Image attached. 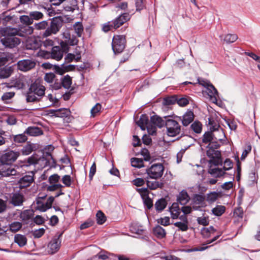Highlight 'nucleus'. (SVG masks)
<instances>
[{
  "mask_svg": "<svg viewBox=\"0 0 260 260\" xmlns=\"http://www.w3.org/2000/svg\"><path fill=\"white\" fill-rule=\"evenodd\" d=\"M218 133L220 137H217L216 133L211 131L204 133L202 137L199 139V144L202 146V144H208L207 146L206 155L210 158L208 162L210 164H213L214 166L222 165V158L220 151L216 150L220 147V144H224L225 141V135L223 129L218 131Z\"/></svg>",
  "mask_w": 260,
  "mask_h": 260,
  "instance_id": "1",
  "label": "nucleus"
},
{
  "mask_svg": "<svg viewBox=\"0 0 260 260\" xmlns=\"http://www.w3.org/2000/svg\"><path fill=\"white\" fill-rule=\"evenodd\" d=\"M42 155L39 156L36 153H34L30 156L27 158V162L29 165H35L36 164H40L43 167H45L50 165V161L52 160V165L56 166V160L53 158L50 152H41Z\"/></svg>",
  "mask_w": 260,
  "mask_h": 260,
  "instance_id": "2",
  "label": "nucleus"
},
{
  "mask_svg": "<svg viewBox=\"0 0 260 260\" xmlns=\"http://www.w3.org/2000/svg\"><path fill=\"white\" fill-rule=\"evenodd\" d=\"M130 19L131 15L128 13H122L112 21L104 24L102 30L105 32L116 30L129 21Z\"/></svg>",
  "mask_w": 260,
  "mask_h": 260,
  "instance_id": "3",
  "label": "nucleus"
},
{
  "mask_svg": "<svg viewBox=\"0 0 260 260\" xmlns=\"http://www.w3.org/2000/svg\"><path fill=\"white\" fill-rule=\"evenodd\" d=\"M213 164H209L208 173L212 176L215 177H220L223 175H230L231 174L225 172V171L229 170L233 168V161L230 158H226L223 162V170L218 168H213Z\"/></svg>",
  "mask_w": 260,
  "mask_h": 260,
  "instance_id": "4",
  "label": "nucleus"
},
{
  "mask_svg": "<svg viewBox=\"0 0 260 260\" xmlns=\"http://www.w3.org/2000/svg\"><path fill=\"white\" fill-rule=\"evenodd\" d=\"M172 116L168 115L164 116V119H166V127L167 128V133L169 137H175L181 133V125L175 119L171 118Z\"/></svg>",
  "mask_w": 260,
  "mask_h": 260,
  "instance_id": "5",
  "label": "nucleus"
},
{
  "mask_svg": "<svg viewBox=\"0 0 260 260\" xmlns=\"http://www.w3.org/2000/svg\"><path fill=\"white\" fill-rule=\"evenodd\" d=\"M63 18L61 16L55 17L52 18L50 25L48 26L43 33V36L47 37L52 34H56L62 27Z\"/></svg>",
  "mask_w": 260,
  "mask_h": 260,
  "instance_id": "6",
  "label": "nucleus"
},
{
  "mask_svg": "<svg viewBox=\"0 0 260 260\" xmlns=\"http://www.w3.org/2000/svg\"><path fill=\"white\" fill-rule=\"evenodd\" d=\"M126 40L124 35H114L112 39V48L114 54L122 53L125 48Z\"/></svg>",
  "mask_w": 260,
  "mask_h": 260,
  "instance_id": "7",
  "label": "nucleus"
},
{
  "mask_svg": "<svg viewBox=\"0 0 260 260\" xmlns=\"http://www.w3.org/2000/svg\"><path fill=\"white\" fill-rule=\"evenodd\" d=\"M20 152L9 150L0 155V166L12 165L18 158Z\"/></svg>",
  "mask_w": 260,
  "mask_h": 260,
  "instance_id": "8",
  "label": "nucleus"
},
{
  "mask_svg": "<svg viewBox=\"0 0 260 260\" xmlns=\"http://www.w3.org/2000/svg\"><path fill=\"white\" fill-rule=\"evenodd\" d=\"M64 231L57 233L53 237L47 245L48 253L53 255L58 252L61 247V239Z\"/></svg>",
  "mask_w": 260,
  "mask_h": 260,
  "instance_id": "9",
  "label": "nucleus"
},
{
  "mask_svg": "<svg viewBox=\"0 0 260 260\" xmlns=\"http://www.w3.org/2000/svg\"><path fill=\"white\" fill-rule=\"evenodd\" d=\"M164 171V166L160 163L152 165L150 168L146 169L148 175L147 178L157 179L161 177Z\"/></svg>",
  "mask_w": 260,
  "mask_h": 260,
  "instance_id": "10",
  "label": "nucleus"
},
{
  "mask_svg": "<svg viewBox=\"0 0 260 260\" xmlns=\"http://www.w3.org/2000/svg\"><path fill=\"white\" fill-rule=\"evenodd\" d=\"M45 90L44 86L36 81L30 85L27 91H30L31 94H35L42 99L44 96Z\"/></svg>",
  "mask_w": 260,
  "mask_h": 260,
  "instance_id": "11",
  "label": "nucleus"
},
{
  "mask_svg": "<svg viewBox=\"0 0 260 260\" xmlns=\"http://www.w3.org/2000/svg\"><path fill=\"white\" fill-rule=\"evenodd\" d=\"M36 61L32 59H26L19 60L17 62V68L20 71L27 72L35 68Z\"/></svg>",
  "mask_w": 260,
  "mask_h": 260,
  "instance_id": "12",
  "label": "nucleus"
},
{
  "mask_svg": "<svg viewBox=\"0 0 260 260\" xmlns=\"http://www.w3.org/2000/svg\"><path fill=\"white\" fill-rule=\"evenodd\" d=\"M1 42L6 48H13L20 43V39L16 36H5L1 40Z\"/></svg>",
  "mask_w": 260,
  "mask_h": 260,
  "instance_id": "13",
  "label": "nucleus"
},
{
  "mask_svg": "<svg viewBox=\"0 0 260 260\" xmlns=\"http://www.w3.org/2000/svg\"><path fill=\"white\" fill-rule=\"evenodd\" d=\"M42 42L36 38H28L26 41V48L27 50H36L40 48Z\"/></svg>",
  "mask_w": 260,
  "mask_h": 260,
  "instance_id": "14",
  "label": "nucleus"
},
{
  "mask_svg": "<svg viewBox=\"0 0 260 260\" xmlns=\"http://www.w3.org/2000/svg\"><path fill=\"white\" fill-rule=\"evenodd\" d=\"M194 117L193 112L191 110L186 111L182 117L176 116L179 119V120L182 121V124L184 126H187L190 124L193 121Z\"/></svg>",
  "mask_w": 260,
  "mask_h": 260,
  "instance_id": "15",
  "label": "nucleus"
},
{
  "mask_svg": "<svg viewBox=\"0 0 260 260\" xmlns=\"http://www.w3.org/2000/svg\"><path fill=\"white\" fill-rule=\"evenodd\" d=\"M39 148V145L36 143L27 142L26 144L21 149L20 153L23 155H28Z\"/></svg>",
  "mask_w": 260,
  "mask_h": 260,
  "instance_id": "16",
  "label": "nucleus"
},
{
  "mask_svg": "<svg viewBox=\"0 0 260 260\" xmlns=\"http://www.w3.org/2000/svg\"><path fill=\"white\" fill-rule=\"evenodd\" d=\"M57 111L55 117L63 118L68 122L72 121L73 117L71 116V112L69 109L60 108Z\"/></svg>",
  "mask_w": 260,
  "mask_h": 260,
  "instance_id": "17",
  "label": "nucleus"
},
{
  "mask_svg": "<svg viewBox=\"0 0 260 260\" xmlns=\"http://www.w3.org/2000/svg\"><path fill=\"white\" fill-rule=\"evenodd\" d=\"M28 138L24 132L22 134L18 135H12L11 136V140L16 146H20L21 144L27 142Z\"/></svg>",
  "mask_w": 260,
  "mask_h": 260,
  "instance_id": "18",
  "label": "nucleus"
},
{
  "mask_svg": "<svg viewBox=\"0 0 260 260\" xmlns=\"http://www.w3.org/2000/svg\"><path fill=\"white\" fill-rule=\"evenodd\" d=\"M34 181V179L32 175H26L19 180V187L21 189L27 187L31 185Z\"/></svg>",
  "mask_w": 260,
  "mask_h": 260,
  "instance_id": "19",
  "label": "nucleus"
},
{
  "mask_svg": "<svg viewBox=\"0 0 260 260\" xmlns=\"http://www.w3.org/2000/svg\"><path fill=\"white\" fill-rule=\"evenodd\" d=\"M16 172V170L12 168V165L0 166V174L3 176L8 177L11 175H15Z\"/></svg>",
  "mask_w": 260,
  "mask_h": 260,
  "instance_id": "20",
  "label": "nucleus"
},
{
  "mask_svg": "<svg viewBox=\"0 0 260 260\" xmlns=\"http://www.w3.org/2000/svg\"><path fill=\"white\" fill-rule=\"evenodd\" d=\"M63 38L69 44L70 46H76L79 43L77 37L74 35H71L68 31L63 33Z\"/></svg>",
  "mask_w": 260,
  "mask_h": 260,
  "instance_id": "21",
  "label": "nucleus"
},
{
  "mask_svg": "<svg viewBox=\"0 0 260 260\" xmlns=\"http://www.w3.org/2000/svg\"><path fill=\"white\" fill-rule=\"evenodd\" d=\"M24 132L26 135L34 137L39 136L43 134L42 128L38 126H29Z\"/></svg>",
  "mask_w": 260,
  "mask_h": 260,
  "instance_id": "22",
  "label": "nucleus"
},
{
  "mask_svg": "<svg viewBox=\"0 0 260 260\" xmlns=\"http://www.w3.org/2000/svg\"><path fill=\"white\" fill-rule=\"evenodd\" d=\"M221 234L217 235L214 236L212 239L208 240L205 243L202 244V246H199L197 247H194L191 250V251H204L208 248L210 247L211 246H205L207 244H209L212 243V242L215 241L217 239H218L219 237L221 236Z\"/></svg>",
  "mask_w": 260,
  "mask_h": 260,
  "instance_id": "23",
  "label": "nucleus"
},
{
  "mask_svg": "<svg viewBox=\"0 0 260 260\" xmlns=\"http://www.w3.org/2000/svg\"><path fill=\"white\" fill-rule=\"evenodd\" d=\"M150 123H152L155 126L161 128L166 126V119L164 120L160 116L157 115H153L150 117Z\"/></svg>",
  "mask_w": 260,
  "mask_h": 260,
  "instance_id": "24",
  "label": "nucleus"
},
{
  "mask_svg": "<svg viewBox=\"0 0 260 260\" xmlns=\"http://www.w3.org/2000/svg\"><path fill=\"white\" fill-rule=\"evenodd\" d=\"M51 58L57 61L60 60L63 57V51L59 46H53L52 47Z\"/></svg>",
  "mask_w": 260,
  "mask_h": 260,
  "instance_id": "25",
  "label": "nucleus"
},
{
  "mask_svg": "<svg viewBox=\"0 0 260 260\" xmlns=\"http://www.w3.org/2000/svg\"><path fill=\"white\" fill-rule=\"evenodd\" d=\"M216 232V230L213 226L209 228H203L201 230V234L204 239H208L213 235Z\"/></svg>",
  "mask_w": 260,
  "mask_h": 260,
  "instance_id": "26",
  "label": "nucleus"
},
{
  "mask_svg": "<svg viewBox=\"0 0 260 260\" xmlns=\"http://www.w3.org/2000/svg\"><path fill=\"white\" fill-rule=\"evenodd\" d=\"M137 124L142 130H145L146 127L150 124L149 122V117L146 114H143L140 116V119L136 122Z\"/></svg>",
  "mask_w": 260,
  "mask_h": 260,
  "instance_id": "27",
  "label": "nucleus"
},
{
  "mask_svg": "<svg viewBox=\"0 0 260 260\" xmlns=\"http://www.w3.org/2000/svg\"><path fill=\"white\" fill-rule=\"evenodd\" d=\"M130 231L134 234L138 235H143L145 230L143 228V226L137 223H132L129 226Z\"/></svg>",
  "mask_w": 260,
  "mask_h": 260,
  "instance_id": "28",
  "label": "nucleus"
},
{
  "mask_svg": "<svg viewBox=\"0 0 260 260\" xmlns=\"http://www.w3.org/2000/svg\"><path fill=\"white\" fill-rule=\"evenodd\" d=\"M171 217L173 219H177L178 218L180 214V209L179 207L178 203H174L172 206L169 208Z\"/></svg>",
  "mask_w": 260,
  "mask_h": 260,
  "instance_id": "29",
  "label": "nucleus"
},
{
  "mask_svg": "<svg viewBox=\"0 0 260 260\" xmlns=\"http://www.w3.org/2000/svg\"><path fill=\"white\" fill-rule=\"evenodd\" d=\"M153 234L158 239H162L166 237L165 230L159 225H157L153 228Z\"/></svg>",
  "mask_w": 260,
  "mask_h": 260,
  "instance_id": "30",
  "label": "nucleus"
},
{
  "mask_svg": "<svg viewBox=\"0 0 260 260\" xmlns=\"http://www.w3.org/2000/svg\"><path fill=\"white\" fill-rule=\"evenodd\" d=\"M24 197L19 193H14L12 199L11 203L15 206H19L21 205L24 201Z\"/></svg>",
  "mask_w": 260,
  "mask_h": 260,
  "instance_id": "31",
  "label": "nucleus"
},
{
  "mask_svg": "<svg viewBox=\"0 0 260 260\" xmlns=\"http://www.w3.org/2000/svg\"><path fill=\"white\" fill-rule=\"evenodd\" d=\"M167 204V201L165 198H161L158 199L156 201L154 205L156 211L158 213L161 212L166 208Z\"/></svg>",
  "mask_w": 260,
  "mask_h": 260,
  "instance_id": "32",
  "label": "nucleus"
},
{
  "mask_svg": "<svg viewBox=\"0 0 260 260\" xmlns=\"http://www.w3.org/2000/svg\"><path fill=\"white\" fill-rule=\"evenodd\" d=\"M207 92L208 95L210 97V99L214 98L215 102H217L216 96H218V91L214 86L212 84L210 83L206 87Z\"/></svg>",
  "mask_w": 260,
  "mask_h": 260,
  "instance_id": "33",
  "label": "nucleus"
},
{
  "mask_svg": "<svg viewBox=\"0 0 260 260\" xmlns=\"http://www.w3.org/2000/svg\"><path fill=\"white\" fill-rule=\"evenodd\" d=\"M190 198L185 190H182L177 197V201L181 205H185L189 201Z\"/></svg>",
  "mask_w": 260,
  "mask_h": 260,
  "instance_id": "34",
  "label": "nucleus"
},
{
  "mask_svg": "<svg viewBox=\"0 0 260 260\" xmlns=\"http://www.w3.org/2000/svg\"><path fill=\"white\" fill-rule=\"evenodd\" d=\"M26 98V103H37L41 101V97L38 96L37 95L30 93V91H27L24 94Z\"/></svg>",
  "mask_w": 260,
  "mask_h": 260,
  "instance_id": "35",
  "label": "nucleus"
},
{
  "mask_svg": "<svg viewBox=\"0 0 260 260\" xmlns=\"http://www.w3.org/2000/svg\"><path fill=\"white\" fill-rule=\"evenodd\" d=\"M27 238L25 236L21 234H16L14 236V242L16 243L19 247H23L27 243Z\"/></svg>",
  "mask_w": 260,
  "mask_h": 260,
  "instance_id": "36",
  "label": "nucleus"
},
{
  "mask_svg": "<svg viewBox=\"0 0 260 260\" xmlns=\"http://www.w3.org/2000/svg\"><path fill=\"white\" fill-rule=\"evenodd\" d=\"M191 99V98L188 96H181V95H177V104L180 107H185L189 104Z\"/></svg>",
  "mask_w": 260,
  "mask_h": 260,
  "instance_id": "37",
  "label": "nucleus"
},
{
  "mask_svg": "<svg viewBox=\"0 0 260 260\" xmlns=\"http://www.w3.org/2000/svg\"><path fill=\"white\" fill-rule=\"evenodd\" d=\"M177 94L168 96L163 99L162 103L164 105L170 106L177 104Z\"/></svg>",
  "mask_w": 260,
  "mask_h": 260,
  "instance_id": "38",
  "label": "nucleus"
},
{
  "mask_svg": "<svg viewBox=\"0 0 260 260\" xmlns=\"http://www.w3.org/2000/svg\"><path fill=\"white\" fill-rule=\"evenodd\" d=\"M208 124L210 125V131L218 133V131L222 129L220 125L212 117L208 118Z\"/></svg>",
  "mask_w": 260,
  "mask_h": 260,
  "instance_id": "39",
  "label": "nucleus"
},
{
  "mask_svg": "<svg viewBox=\"0 0 260 260\" xmlns=\"http://www.w3.org/2000/svg\"><path fill=\"white\" fill-rule=\"evenodd\" d=\"M203 125L202 123L198 121H194L191 125L190 128L196 134H200L202 132Z\"/></svg>",
  "mask_w": 260,
  "mask_h": 260,
  "instance_id": "40",
  "label": "nucleus"
},
{
  "mask_svg": "<svg viewBox=\"0 0 260 260\" xmlns=\"http://www.w3.org/2000/svg\"><path fill=\"white\" fill-rule=\"evenodd\" d=\"M61 81L62 82V87L67 89L70 88L72 83V78L69 75H67L64 76L63 78H61Z\"/></svg>",
  "mask_w": 260,
  "mask_h": 260,
  "instance_id": "41",
  "label": "nucleus"
},
{
  "mask_svg": "<svg viewBox=\"0 0 260 260\" xmlns=\"http://www.w3.org/2000/svg\"><path fill=\"white\" fill-rule=\"evenodd\" d=\"M34 211L32 210H25L20 214V218L23 221L29 220L34 216Z\"/></svg>",
  "mask_w": 260,
  "mask_h": 260,
  "instance_id": "42",
  "label": "nucleus"
},
{
  "mask_svg": "<svg viewBox=\"0 0 260 260\" xmlns=\"http://www.w3.org/2000/svg\"><path fill=\"white\" fill-rule=\"evenodd\" d=\"M225 211V207L222 205H217L212 210L213 214L216 216H221Z\"/></svg>",
  "mask_w": 260,
  "mask_h": 260,
  "instance_id": "43",
  "label": "nucleus"
},
{
  "mask_svg": "<svg viewBox=\"0 0 260 260\" xmlns=\"http://www.w3.org/2000/svg\"><path fill=\"white\" fill-rule=\"evenodd\" d=\"M73 28L78 37H81L83 32V26L81 22H77L73 25Z\"/></svg>",
  "mask_w": 260,
  "mask_h": 260,
  "instance_id": "44",
  "label": "nucleus"
},
{
  "mask_svg": "<svg viewBox=\"0 0 260 260\" xmlns=\"http://www.w3.org/2000/svg\"><path fill=\"white\" fill-rule=\"evenodd\" d=\"M131 162L133 167L140 168L144 167V162L142 158L133 157L131 158Z\"/></svg>",
  "mask_w": 260,
  "mask_h": 260,
  "instance_id": "45",
  "label": "nucleus"
},
{
  "mask_svg": "<svg viewBox=\"0 0 260 260\" xmlns=\"http://www.w3.org/2000/svg\"><path fill=\"white\" fill-rule=\"evenodd\" d=\"M180 218L182 219L181 217ZM183 220H185V222H182L180 221L176 222L174 223V225L179 228V229L182 231H186L188 229L187 220L186 216H184V219L182 218Z\"/></svg>",
  "mask_w": 260,
  "mask_h": 260,
  "instance_id": "46",
  "label": "nucleus"
},
{
  "mask_svg": "<svg viewBox=\"0 0 260 260\" xmlns=\"http://www.w3.org/2000/svg\"><path fill=\"white\" fill-rule=\"evenodd\" d=\"M96 217L97 223L99 224H103L106 220V216L101 211H98Z\"/></svg>",
  "mask_w": 260,
  "mask_h": 260,
  "instance_id": "47",
  "label": "nucleus"
},
{
  "mask_svg": "<svg viewBox=\"0 0 260 260\" xmlns=\"http://www.w3.org/2000/svg\"><path fill=\"white\" fill-rule=\"evenodd\" d=\"M136 190L140 193L142 199L149 197L150 191L147 187L137 188Z\"/></svg>",
  "mask_w": 260,
  "mask_h": 260,
  "instance_id": "48",
  "label": "nucleus"
},
{
  "mask_svg": "<svg viewBox=\"0 0 260 260\" xmlns=\"http://www.w3.org/2000/svg\"><path fill=\"white\" fill-rule=\"evenodd\" d=\"M238 39V36L236 34H227L224 38V41L226 43H232Z\"/></svg>",
  "mask_w": 260,
  "mask_h": 260,
  "instance_id": "49",
  "label": "nucleus"
},
{
  "mask_svg": "<svg viewBox=\"0 0 260 260\" xmlns=\"http://www.w3.org/2000/svg\"><path fill=\"white\" fill-rule=\"evenodd\" d=\"M7 87L10 88L15 87L18 89H22L25 87V84L21 79H16L13 85L7 86Z\"/></svg>",
  "mask_w": 260,
  "mask_h": 260,
  "instance_id": "50",
  "label": "nucleus"
},
{
  "mask_svg": "<svg viewBox=\"0 0 260 260\" xmlns=\"http://www.w3.org/2000/svg\"><path fill=\"white\" fill-rule=\"evenodd\" d=\"M218 197V193L216 191H212L207 194L206 200L209 203L214 202Z\"/></svg>",
  "mask_w": 260,
  "mask_h": 260,
  "instance_id": "51",
  "label": "nucleus"
},
{
  "mask_svg": "<svg viewBox=\"0 0 260 260\" xmlns=\"http://www.w3.org/2000/svg\"><path fill=\"white\" fill-rule=\"evenodd\" d=\"M29 13L30 17H31L32 22L34 20H39L42 19L44 17L43 14L41 12L32 11L30 12Z\"/></svg>",
  "mask_w": 260,
  "mask_h": 260,
  "instance_id": "52",
  "label": "nucleus"
},
{
  "mask_svg": "<svg viewBox=\"0 0 260 260\" xmlns=\"http://www.w3.org/2000/svg\"><path fill=\"white\" fill-rule=\"evenodd\" d=\"M147 187L150 190H155L160 187V184L158 181H150L146 180Z\"/></svg>",
  "mask_w": 260,
  "mask_h": 260,
  "instance_id": "53",
  "label": "nucleus"
},
{
  "mask_svg": "<svg viewBox=\"0 0 260 260\" xmlns=\"http://www.w3.org/2000/svg\"><path fill=\"white\" fill-rule=\"evenodd\" d=\"M22 228V223L20 222L15 221L10 224V230L12 232H16Z\"/></svg>",
  "mask_w": 260,
  "mask_h": 260,
  "instance_id": "54",
  "label": "nucleus"
},
{
  "mask_svg": "<svg viewBox=\"0 0 260 260\" xmlns=\"http://www.w3.org/2000/svg\"><path fill=\"white\" fill-rule=\"evenodd\" d=\"M232 179V181L225 182L223 183L221 187L224 190H229L233 186V181L234 180V174H231L229 175Z\"/></svg>",
  "mask_w": 260,
  "mask_h": 260,
  "instance_id": "55",
  "label": "nucleus"
},
{
  "mask_svg": "<svg viewBox=\"0 0 260 260\" xmlns=\"http://www.w3.org/2000/svg\"><path fill=\"white\" fill-rule=\"evenodd\" d=\"M35 27L37 30L47 29L48 27V22L47 21H42L34 24Z\"/></svg>",
  "mask_w": 260,
  "mask_h": 260,
  "instance_id": "56",
  "label": "nucleus"
},
{
  "mask_svg": "<svg viewBox=\"0 0 260 260\" xmlns=\"http://www.w3.org/2000/svg\"><path fill=\"white\" fill-rule=\"evenodd\" d=\"M136 11L140 12L141 10L146 9V5L144 0H135Z\"/></svg>",
  "mask_w": 260,
  "mask_h": 260,
  "instance_id": "57",
  "label": "nucleus"
},
{
  "mask_svg": "<svg viewBox=\"0 0 260 260\" xmlns=\"http://www.w3.org/2000/svg\"><path fill=\"white\" fill-rule=\"evenodd\" d=\"M37 55L38 56L41 57L42 58L45 59L51 58V52L46 50H43L42 49L39 50V51L37 53Z\"/></svg>",
  "mask_w": 260,
  "mask_h": 260,
  "instance_id": "58",
  "label": "nucleus"
},
{
  "mask_svg": "<svg viewBox=\"0 0 260 260\" xmlns=\"http://www.w3.org/2000/svg\"><path fill=\"white\" fill-rule=\"evenodd\" d=\"M20 21L26 25H30L33 23L31 17H30V13L29 15H23L21 16L20 18Z\"/></svg>",
  "mask_w": 260,
  "mask_h": 260,
  "instance_id": "59",
  "label": "nucleus"
},
{
  "mask_svg": "<svg viewBox=\"0 0 260 260\" xmlns=\"http://www.w3.org/2000/svg\"><path fill=\"white\" fill-rule=\"evenodd\" d=\"M62 183L66 187H70L71 186L72 181L71 179V177L69 175H64L61 180Z\"/></svg>",
  "mask_w": 260,
  "mask_h": 260,
  "instance_id": "60",
  "label": "nucleus"
},
{
  "mask_svg": "<svg viewBox=\"0 0 260 260\" xmlns=\"http://www.w3.org/2000/svg\"><path fill=\"white\" fill-rule=\"evenodd\" d=\"M147 178L145 179H143L142 178H137L133 180L132 182V184L137 187L142 186L145 183L146 180H147Z\"/></svg>",
  "mask_w": 260,
  "mask_h": 260,
  "instance_id": "61",
  "label": "nucleus"
},
{
  "mask_svg": "<svg viewBox=\"0 0 260 260\" xmlns=\"http://www.w3.org/2000/svg\"><path fill=\"white\" fill-rule=\"evenodd\" d=\"M94 223V221L90 219H87L80 226V230H84L92 226Z\"/></svg>",
  "mask_w": 260,
  "mask_h": 260,
  "instance_id": "62",
  "label": "nucleus"
},
{
  "mask_svg": "<svg viewBox=\"0 0 260 260\" xmlns=\"http://www.w3.org/2000/svg\"><path fill=\"white\" fill-rule=\"evenodd\" d=\"M53 70L56 74L60 75H62L66 73V71L64 69V63L62 64L60 66L54 65Z\"/></svg>",
  "mask_w": 260,
  "mask_h": 260,
  "instance_id": "63",
  "label": "nucleus"
},
{
  "mask_svg": "<svg viewBox=\"0 0 260 260\" xmlns=\"http://www.w3.org/2000/svg\"><path fill=\"white\" fill-rule=\"evenodd\" d=\"M170 217L166 216L164 218L161 217L157 220V222L158 224L164 226H168L170 225Z\"/></svg>",
  "mask_w": 260,
  "mask_h": 260,
  "instance_id": "64",
  "label": "nucleus"
}]
</instances>
